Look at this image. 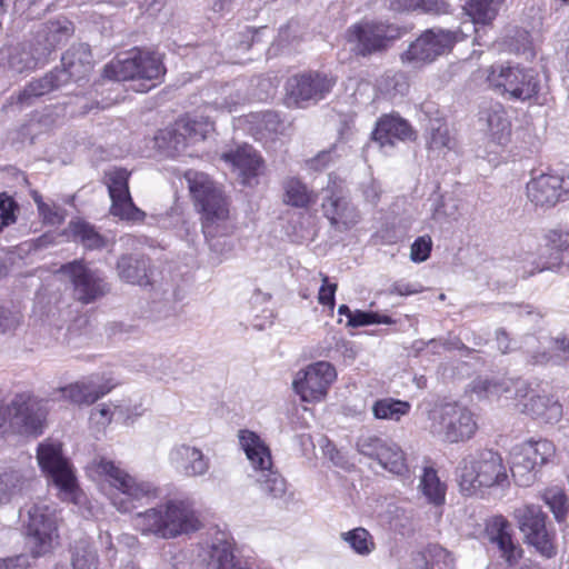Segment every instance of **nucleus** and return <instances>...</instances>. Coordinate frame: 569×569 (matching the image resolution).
<instances>
[{
    "label": "nucleus",
    "instance_id": "f257e3e1",
    "mask_svg": "<svg viewBox=\"0 0 569 569\" xmlns=\"http://www.w3.org/2000/svg\"><path fill=\"white\" fill-rule=\"evenodd\" d=\"M116 387L107 380L100 383L94 376L56 389L50 400H66L78 406H90ZM49 399H40L30 393H19L10 403L0 408V433L39 436L43 432L48 416Z\"/></svg>",
    "mask_w": 569,
    "mask_h": 569
},
{
    "label": "nucleus",
    "instance_id": "f03ea898",
    "mask_svg": "<svg viewBox=\"0 0 569 569\" xmlns=\"http://www.w3.org/2000/svg\"><path fill=\"white\" fill-rule=\"evenodd\" d=\"M86 471L93 481L109 486L107 496L121 513H129L140 505L160 497V489L156 483L131 476L119 463L106 457L93 458Z\"/></svg>",
    "mask_w": 569,
    "mask_h": 569
},
{
    "label": "nucleus",
    "instance_id": "7ed1b4c3",
    "mask_svg": "<svg viewBox=\"0 0 569 569\" xmlns=\"http://www.w3.org/2000/svg\"><path fill=\"white\" fill-rule=\"evenodd\" d=\"M132 523L141 535L164 540L194 532L201 526L193 502L188 498H172L138 512Z\"/></svg>",
    "mask_w": 569,
    "mask_h": 569
},
{
    "label": "nucleus",
    "instance_id": "20e7f679",
    "mask_svg": "<svg viewBox=\"0 0 569 569\" xmlns=\"http://www.w3.org/2000/svg\"><path fill=\"white\" fill-rule=\"evenodd\" d=\"M194 204L201 213L202 232L207 240L230 234L234 223L223 191L203 172L188 170L184 173Z\"/></svg>",
    "mask_w": 569,
    "mask_h": 569
},
{
    "label": "nucleus",
    "instance_id": "39448f33",
    "mask_svg": "<svg viewBox=\"0 0 569 569\" xmlns=\"http://www.w3.org/2000/svg\"><path fill=\"white\" fill-rule=\"evenodd\" d=\"M406 33L407 29L396 23L361 20L346 29L345 40L355 57L368 59L386 54Z\"/></svg>",
    "mask_w": 569,
    "mask_h": 569
},
{
    "label": "nucleus",
    "instance_id": "423d86ee",
    "mask_svg": "<svg viewBox=\"0 0 569 569\" xmlns=\"http://www.w3.org/2000/svg\"><path fill=\"white\" fill-rule=\"evenodd\" d=\"M238 440L252 468V477L259 489L272 499H283L287 493V482L274 469L271 450L266 441L249 429L239 430Z\"/></svg>",
    "mask_w": 569,
    "mask_h": 569
},
{
    "label": "nucleus",
    "instance_id": "0eeeda50",
    "mask_svg": "<svg viewBox=\"0 0 569 569\" xmlns=\"http://www.w3.org/2000/svg\"><path fill=\"white\" fill-rule=\"evenodd\" d=\"M166 74L162 57L158 52L133 48L104 67L103 76L116 81H141L137 91L144 92L154 87L150 81H160Z\"/></svg>",
    "mask_w": 569,
    "mask_h": 569
},
{
    "label": "nucleus",
    "instance_id": "6e6552de",
    "mask_svg": "<svg viewBox=\"0 0 569 569\" xmlns=\"http://www.w3.org/2000/svg\"><path fill=\"white\" fill-rule=\"evenodd\" d=\"M458 478L460 490L472 496L483 488L502 486L507 482L508 475L501 456L486 449L469 455L461 461Z\"/></svg>",
    "mask_w": 569,
    "mask_h": 569
},
{
    "label": "nucleus",
    "instance_id": "1a4fd4ad",
    "mask_svg": "<svg viewBox=\"0 0 569 569\" xmlns=\"http://www.w3.org/2000/svg\"><path fill=\"white\" fill-rule=\"evenodd\" d=\"M465 38H467V33L461 28L456 30L439 27L427 29L400 54V60L403 64L421 68L449 53L455 44Z\"/></svg>",
    "mask_w": 569,
    "mask_h": 569
},
{
    "label": "nucleus",
    "instance_id": "9d476101",
    "mask_svg": "<svg viewBox=\"0 0 569 569\" xmlns=\"http://www.w3.org/2000/svg\"><path fill=\"white\" fill-rule=\"evenodd\" d=\"M487 81L499 93L518 101L536 99L541 90L539 72L520 66L493 64L488 71Z\"/></svg>",
    "mask_w": 569,
    "mask_h": 569
},
{
    "label": "nucleus",
    "instance_id": "9b49d317",
    "mask_svg": "<svg viewBox=\"0 0 569 569\" xmlns=\"http://www.w3.org/2000/svg\"><path fill=\"white\" fill-rule=\"evenodd\" d=\"M37 459L40 468L46 472L59 490L62 500L79 505L83 495L69 461L62 456L61 445L46 441L38 446Z\"/></svg>",
    "mask_w": 569,
    "mask_h": 569
},
{
    "label": "nucleus",
    "instance_id": "f8f14e48",
    "mask_svg": "<svg viewBox=\"0 0 569 569\" xmlns=\"http://www.w3.org/2000/svg\"><path fill=\"white\" fill-rule=\"evenodd\" d=\"M429 430L440 440L456 443L470 439L477 422L471 411L457 403H445L429 412Z\"/></svg>",
    "mask_w": 569,
    "mask_h": 569
},
{
    "label": "nucleus",
    "instance_id": "ddd939ff",
    "mask_svg": "<svg viewBox=\"0 0 569 569\" xmlns=\"http://www.w3.org/2000/svg\"><path fill=\"white\" fill-rule=\"evenodd\" d=\"M321 210L339 232L349 231L361 221L360 210L349 198L345 182L333 173L328 176V184L323 188Z\"/></svg>",
    "mask_w": 569,
    "mask_h": 569
},
{
    "label": "nucleus",
    "instance_id": "4468645a",
    "mask_svg": "<svg viewBox=\"0 0 569 569\" xmlns=\"http://www.w3.org/2000/svg\"><path fill=\"white\" fill-rule=\"evenodd\" d=\"M26 543L34 558L52 551L58 543V526L54 508L44 502L33 503L27 510Z\"/></svg>",
    "mask_w": 569,
    "mask_h": 569
},
{
    "label": "nucleus",
    "instance_id": "2eb2a0df",
    "mask_svg": "<svg viewBox=\"0 0 569 569\" xmlns=\"http://www.w3.org/2000/svg\"><path fill=\"white\" fill-rule=\"evenodd\" d=\"M556 455V446L547 439L529 440L511 451V475L519 486L527 487L536 479L537 469Z\"/></svg>",
    "mask_w": 569,
    "mask_h": 569
},
{
    "label": "nucleus",
    "instance_id": "dca6fc26",
    "mask_svg": "<svg viewBox=\"0 0 569 569\" xmlns=\"http://www.w3.org/2000/svg\"><path fill=\"white\" fill-rule=\"evenodd\" d=\"M357 451L375 459L388 472L402 479L411 476L406 452L395 441L376 435H361L356 442Z\"/></svg>",
    "mask_w": 569,
    "mask_h": 569
},
{
    "label": "nucleus",
    "instance_id": "f3484780",
    "mask_svg": "<svg viewBox=\"0 0 569 569\" xmlns=\"http://www.w3.org/2000/svg\"><path fill=\"white\" fill-rule=\"evenodd\" d=\"M199 557L206 569H261L257 561L237 556L234 538L223 531L202 545Z\"/></svg>",
    "mask_w": 569,
    "mask_h": 569
},
{
    "label": "nucleus",
    "instance_id": "a211bd4d",
    "mask_svg": "<svg viewBox=\"0 0 569 569\" xmlns=\"http://www.w3.org/2000/svg\"><path fill=\"white\" fill-rule=\"evenodd\" d=\"M59 271L72 283L74 298L84 305L96 301L110 290L103 272L83 260L64 263Z\"/></svg>",
    "mask_w": 569,
    "mask_h": 569
},
{
    "label": "nucleus",
    "instance_id": "6ab92c4d",
    "mask_svg": "<svg viewBox=\"0 0 569 569\" xmlns=\"http://www.w3.org/2000/svg\"><path fill=\"white\" fill-rule=\"evenodd\" d=\"M336 379L337 371L330 362L316 361L296 372L292 388L301 401L320 402L326 398Z\"/></svg>",
    "mask_w": 569,
    "mask_h": 569
},
{
    "label": "nucleus",
    "instance_id": "aec40b11",
    "mask_svg": "<svg viewBox=\"0 0 569 569\" xmlns=\"http://www.w3.org/2000/svg\"><path fill=\"white\" fill-rule=\"evenodd\" d=\"M336 82L333 76L322 71L298 73L288 79V97L298 107L317 103L330 93Z\"/></svg>",
    "mask_w": 569,
    "mask_h": 569
},
{
    "label": "nucleus",
    "instance_id": "412c9836",
    "mask_svg": "<svg viewBox=\"0 0 569 569\" xmlns=\"http://www.w3.org/2000/svg\"><path fill=\"white\" fill-rule=\"evenodd\" d=\"M520 531L528 545L545 558H552L557 550L546 528V515L539 506L527 505L515 510Z\"/></svg>",
    "mask_w": 569,
    "mask_h": 569
},
{
    "label": "nucleus",
    "instance_id": "4be33fe9",
    "mask_svg": "<svg viewBox=\"0 0 569 569\" xmlns=\"http://www.w3.org/2000/svg\"><path fill=\"white\" fill-rule=\"evenodd\" d=\"M129 177L130 173L122 168H116L106 173V184L111 199L110 213L121 220L140 222L146 213L132 201Z\"/></svg>",
    "mask_w": 569,
    "mask_h": 569
},
{
    "label": "nucleus",
    "instance_id": "5701e85b",
    "mask_svg": "<svg viewBox=\"0 0 569 569\" xmlns=\"http://www.w3.org/2000/svg\"><path fill=\"white\" fill-rule=\"evenodd\" d=\"M527 196L537 207L550 208L569 199V176L542 173L527 183Z\"/></svg>",
    "mask_w": 569,
    "mask_h": 569
},
{
    "label": "nucleus",
    "instance_id": "b1692460",
    "mask_svg": "<svg viewBox=\"0 0 569 569\" xmlns=\"http://www.w3.org/2000/svg\"><path fill=\"white\" fill-rule=\"evenodd\" d=\"M471 390L483 399H523L530 391L527 380L507 376L479 377L472 381Z\"/></svg>",
    "mask_w": 569,
    "mask_h": 569
},
{
    "label": "nucleus",
    "instance_id": "393cba45",
    "mask_svg": "<svg viewBox=\"0 0 569 569\" xmlns=\"http://www.w3.org/2000/svg\"><path fill=\"white\" fill-rule=\"evenodd\" d=\"M170 467L181 477H204L211 468V459L201 448L187 442L174 445L168 453Z\"/></svg>",
    "mask_w": 569,
    "mask_h": 569
},
{
    "label": "nucleus",
    "instance_id": "a878e982",
    "mask_svg": "<svg viewBox=\"0 0 569 569\" xmlns=\"http://www.w3.org/2000/svg\"><path fill=\"white\" fill-rule=\"evenodd\" d=\"M526 352L533 365H556L561 366L569 360V339L545 338L539 341L535 336H528L525 341Z\"/></svg>",
    "mask_w": 569,
    "mask_h": 569
},
{
    "label": "nucleus",
    "instance_id": "bb28decb",
    "mask_svg": "<svg viewBox=\"0 0 569 569\" xmlns=\"http://www.w3.org/2000/svg\"><path fill=\"white\" fill-rule=\"evenodd\" d=\"M203 96L206 97V111L232 112L248 101L243 82L212 87L207 89Z\"/></svg>",
    "mask_w": 569,
    "mask_h": 569
},
{
    "label": "nucleus",
    "instance_id": "cd10ccee",
    "mask_svg": "<svg viewBox=\"0 0 569 569\" xmlns=\"http://www.w3.org/2000/svg\"><path fill=\"white\" fill-rule=\"evenodd\" d=\"M479 120L485 124L488 138L499 144L506 146L510 142L512 124L506 108L499 103H491L479 113Z\"/></svg>",
    "mask_w": 569,
    "mask_h": 569
},
{
    "label": "nucleus",
    "instance_id": "c85d7f7f",
    "mask_svg": "<svg viewBox=\"0 0 569 569\" xmlns=\"http://www.w3.org/2000/svg\"><path fill=\"white\" fill-rule=\"evenodd\" d=\"M31 469L0 468V503H9L27 493L33 482Z\"/></svg>",
    "mask_w": 569,
    "mask_h": 569
},
{
    "label": "nucleus",
    "instance_id": "c756f323",
    "mask_svg": "<svg viewBox=\"0 0 569 569\" xmlns=\"http://www.w3.org/2000/svg\"><path fill=\"white\" fill-rule=\"evenodd\" d=\"M487 535L489 541L498 547L501 558L508 566H515L522 557V549L512 540L510 523L502 516L491 519L487 525Z\"/></svg>",
    "mask_w": 569,
    "mask_h": 569
},
{
    "label": "nucleus",
    "instance_id": "7c9ffc66",
    "mask_svg": "<svg viewBox=\"0 0 569 569\" xmlns=\"http://www.w3.org/2000/svg\"><path fill=\"white\" fill-rule=\"evenodd\" d=\"M8 62L17 72L31 71L48 62V49H40L32 36L10 49Z\"/></svg>",
    "mask_w": 569,
    "mask_h": 569
},
{
    "label": "nucleus",
    "instance_id": "2f4dec72",
    "mask_svg": "<svg viewBox=\"0 0 569 569\" xmlns=\"http://www.w3.org/2000/svg\"><path fill=\"white\" fill-rule=\"evenodd\" d=\"M61 69L56 71L64 79L79 81L88 76L91 70V53L89 46L79 43L68 49L61 57Z\"/></svg>",
    "mask_w": 569,
    "mask_h": 569
},
{
    "label": "nucleus",
    "instance_id": "473e14b6",
    "mask_svg": "<svg viewBox=\"0 0 569 569\" xmlns=\"http://www.w3.org/2000/svg\"><path fill=\"white\" fill-rule=\"evenodd\" d=\"M74 28L71 21L66 18L48 21L40 24L32 34L40 49H48L50 54L73 34Z\"/></svg>",
    "mask_w": 569,
    "mask_h": 569
},
{
    "label": "nucleus",
    "instance_id": "72a5a7b5",
    "mask_svg": "<svg viewBox=\"0 0 569 569\" xmlns=\"http://www.w3.org/2000/svg\"><path fill=\"white\" fill-rule=\"evenodd\" d=\"M372 136L382 148H387L395 147L398 141L411 139L413 131L405 119L397 116H385L377 122Z\"/></svg>",
    "mask_w": 569,
    "mask_h": 569
},
{
    "label": "nucleus",
    "instance_id": "f704fd0d",
    "mask_svg": "<svg viewBox=\"0 0 569 569\" xmlns=\"http://www.w3.org/2000/svg\"><path fill=\"white\" fill-rule=\"evenodd\" d=\"M223 159L231 162L239 170L242 183L247 186L252 184V180L257 178L262 166L260 156L248 144L224 153Z\"/></svg>",
    "mask_w": 569,
    "mask_h": 569
},
{
    "label": "nucleus",
    "instance_id": "c9c22d12",
    "mask_svg": "<svg viewBox=\"0 0 569 569\" xmlns=\"http://www.w3.org/2000/svg\"><path fill=\"white\" fill-rule=\"evenodd\" d=\"M523 412L546 423H557L562 418V405L550 396H532L523 405Z\"/></svg>",
    "mask_w": 569,
    "mask_h": 569
},
{
    "label": "nucleus",
    "instance_id": "e433bc0d",
    "mask_svg": "<svg viewBox=\"0 0 569 569\" xmlns=\"http://www.w3.org/2000/svg\"><path fill=\"white\" fill-rule=\"evenodd\" d=\"M283 202L298 209H307L315 204L318 194L298 177H289L282 182Z\"/></svg>",
    "mask_w": 569,
    "mask_h": 569
},
{
    "label": "nucleus",
    "instance_id": "4c0bfd02",
    "mask_svg": "<svg viewBox=\"0 0 569 569\" xmlns=\"http://www.w3.org/2000/svg\"><path fill=\"white\" fill-rule=\"evenodd\" d=\"M148 270L149 260L144 257L122 256L117 262L119 278L131 284H150Z\"/></svg>",
    "mask_w": 569,
    "mask_h": 569
},
{
    "label": "nucleus",
    "instance_id": "58836bf2",
    "mask_svg": "<svg viewBox=\"0 0 569 569\" xmlns=\"http://www.w3.org/2000/svg\"><path fill=\"white\" fill-rule=\"evenodd\" d=\"M157 149L166 157H176L180 154L189 146V142L179 128L177 120L173 126L161 129L154 137Z\"/></svg>",
    "mask_w": 569,
    "mask_h": 569
},
{
    "label": "nucleus",
    "instance_id": "ea45409f",
    "mask_svg": "<svg viewBox=\"0 0 569 569\" xmlns=\"http://www.w3.org/2000/svg\"><path fill=\"white\" fill-rule=\"evenodd\" d=\"M66 83L64 79L54 70L47 73L44 77L31 81L26 88L18 94L17 103L20 106H30L33 98L41 97L49 93L53 89H57Z\"/></svg>",
    "mask_w": 569,
    "mask_h": 569
},
{
    "label": "nucleus",
    "instance_id": "a19ab883",
    "mask_svg": "<svg viewBox=\"0 0 569 569\" xmlns=\"http://www.w3.org/2000/svg\"><path fill=\"white\" fill-rule=\"evenodd\" d=\"M390 8L397 12L418 11L433 17L452 12L451 4L447 0H391Z\"/></svg>",
    "mask_w": 569,
    "mask_h": 569
},
{
    "label": "nucleus",
    "instance_id": "79ce46f5",
    "mask_svg": "<svg viewBox=\"0 0 569 569\" xmlns=\"http://www.w3.org/2000/svg\"><path fill=\"white\" fill-rule=\"evenodd\" d=\"M499 4V0H468L466 2L463 10L471 18L476 33L479 32V26H488L496 19Z\"/></svg>",
    "mask_w": 569,
    "mask_h": 569
},
{
    "label": "nucleus",
    "instance_id": "37998d69",
    "mask_svg": "<svg viewBox=\"0 0 569 569\" xmlns=\"http://www.w3.org/2000/svg\"><path fill=\"white\" fill-rule=\"evenodd\" d=\"M546 241L550 249L556 250V256L550 261H547L541 266H537L528 273V276L535 274L536 271H559L561 269L562 259L560 252L569 248V231L562 229H552L546 234ZM522 277L526 278L527 274L523 273Z\"/></svg>",
    "mask_w": 569,
    "mask_h": 569
},
{
    "label": "nucleus",
    "instance_id": "c03bdc74",
    "mask_svg": "<svg viewBox=\"0 0 569 569\" xmlns=\"http://www.w3.org/2000/svg\"><path fill=\"white\" fill-rule=\"evenodd\" d=\"M179 128L182 129L189 144L204 140L207 136L213 130V121L210 114H194L180 118Z\"/></svg>",
    "mask_w": 569,
    "mask_h": 569
},
{
    "label": "nucleus",
    "instance_id": "a18cd8bd",
    "mask_svg": "<svg viewBox=\"0 0 569 569\" xmlns=\"http://www.w3.org/2000/svg\"><path fill=\"white\" fill-rule=\"evenodd\" d=\"M410 410V402L390 397L378 399L372 406V413L376 419L396 422L408 416Z\"/></svg>",
    "mask_w": 569,
    "mask_h": 569
},
{
    "label": "nucleus",
    "instance_id": "49530a36",
    "mask_svg": "<svg viewBox=\"0 0 569 569\" xmlns=\"http://www.w3.org/2000/svg\"><path fill=\"white\" fill-rule=\"evenodd\" d=\"M419 490L428 502L440 506L445 502L447 487L440 481L437 471L426 467L420 477Z\"/></svg>",
    "mask_w": 569,
    "mask_h": 569
},
{
    "label": "nucleus",
    "instance_id": "de8ad7c7",
    "mask_svg": "<svg viewBox=\"0 0 569 569\" xmlns=\"http://www.w3.org/2000/svg\"><path fill=\"white\" fill-rule=\"evenodd\" d=\"M54 569H99L97 552L88 540L80 539L72 547L71 568L57 566Z\"/></svg>",
    "mask_w": 569,
    "mask_h": 569
},
{
    "label": "nucleus",
    "instance_id": "09e8293b",
    "mask_svg": "<svg viewBox=\"0 0 569 569\" xmlns=\"http://www.w3.org/2000/svg\"><path fill=\"white\" fill-rule=\"evenodd\" d=\"M70 229L76 241L84 248L94 250L106 246L104 238L90 223L78 220L70 223Z\"/></svg>",
    "mask_w": 569,
    "mask_h": 569
},
{
    "label": "nucleus",
    "instance_id": "8fccbe9b",
    "mask_svg": "<svg viewBox=\"0 0 569 569\" xmlns=\"http://www.w3.org/2000/svg\"><path fill=\"white\" fill-rule=\"evenodd\" d=\"M341 539L346 541L350 548L360 556H368L375 550V541L370 532L362 528H355L341 533Z\"/></svg>",
    "mask_w": 569,
    "mask_h": 569
},
{
    "label": "nucleus",
    "instance_id": "3c124183",
    "mask_svg": "<svg viewBox=\"0 0 569 569\" xmlns=\"http://www.w3.org/2000/svg\"><path fill=\"white\" fill-rule=\"evenodd\" d=\"M545 503L550 508L557 521L566 518L569 509L568 497L565 491L558 487L546 489L542 493Z\"/></svg>",
    "mask_w": 569,
    "mask_h": 569
},
{
    "label": "nucleus",
    "instance_id": "603ef678",
    "mask_svg": "<svg viewBox=\"0 0 569 569\" xmlns=\"http://www.w3.org/2000/svg\"><path fill=\"white\" fill-rule=\"evenodd\" d=\"M426 569H453L455 559L452 555L439 545H430L423 553Z\"/></svg>",
    "mask_w": 569,
    "mask_h": 569
},
{
    "label": "nucleus",
    "instance_id": "864d4df0",
    "mask_svg": "<svg viewBox=\"0 0 569 569\" xmlns=\"http://www.w3.org/2000/svg\"><path fill=\"white\" fill-rule=\"evenodd\" d=\"M380 88L392 97L403 96L409 89V82L403 72H389L380 81Z\"/></svg>",
    "mask_w": 569,
    "mask_h": 569
},
{
    "label": "nucleus",
    "instance_id": "5fc2aeb1",
    "mask_svg": "<svg viewBox=\"0 0 569 569\" xmlns=\"http://www.w3.org/2000/svg\"><path fill=\"white\" fill-rule=\"evenodd\" d=\"M376 323L392 325L395 323V321L389 316H380L378 312L362 310H355L352 316L350 317V320L347 321V326L351 328H358Z\"/></svg>",
    "mask_w": 569,
    "mask_h": 569
},
{
    "label": "nucleus",
    "instance_id": "6e6d98bb",
    "mask_svg": "<svg viewBox=\"0 0 569 569\" xmlns=\"http://www.w3.org/2000/svg\"><path fill=\"white\" fill-rule=\"evenodd\" d=\"M340 146L333 144L328 150L320 151L316 157L307 160L306 166L308 169L313 171H322L329 164H331L336 158H339L341 153H339Z\"/></svg>",
    "mask_w": 569,
    "mask_h": 569
},
{
    "label": "nucleus",
    "instance_id": "4d7b16f0",
    "mask_svg": "<svg viewBox=\"0 0 569 569\" xmlns=\"http://www.w3.org/2000/svg\"><path fill=\"white\" fill-rule=\"evenodd\" d=\"M451 138L447 126L439 124L438 127H431L430 136L428 139L429 149L432 151H441L447 148L450 149Z\"/></svg>",
    "mask_w": 569,
    "mask_h": 569
},
{
    "label": "nucleus",
    "instance_id": "13d9d810",
    "mask_svg": "<svg viewBox=\"0 0 569 569\" xmlns=\"http://www.w3.org/2000/svg\"><path fill=\"white\" fill-rule=\"evenodd\" d=\"M39 214L42 218L43 223L49 226H60L64 221L66 210L54 203H41Z\"/></svg>",
    "mask_w": 569,
    "mask_h": 569
},
{
    "label": "nucleus",
    "instance_id": "bf43d9fd",
    "mask_svg": "<svg viewBox=\"0 0 569 569\" xmlns=\"http://www.w3.org/2000/svg\"><path fill=\"white\" fill-rule=\"evenodd\" d=\"M322 284L318 292V301L320 305L328 307L330 310H333L336 305V291H337V283H331L329 281V277L325 273H320Z\"/></svg>",
    "mask_w": 569,
    "mask_h": 569
},
{
    "label": "nucleus",
    "instance_id": "052dcab7",
    "mask_svg": "<svg viewBox=\"0 0 569 569\" xmlns=\"http://www.w3.org/2000/svg\"><path fill=\"white\" fill-rule=\"evenodd\" d=\"M432 241L428 236L417 238L411 244L410 258L413 262L426 261L431 252Z\"/></svg>",
    "mask_w": 569,
    "mask_h": 569
},
{
    "label": "nucleus",
    "instance_id": "680f3d73",
    "mask_svg": "<svg viewBox=\"0 0 569 569\" xmlns=\"http://www.w3.org/2000/svg\"><path fill=\"white\" fill-rule=\"evenodd\" d=\"M359 189L361 191L365 202L371 206H377V203L380 200L382 189L380 183L376 179L369 178L368 180L361 182Z\"/></svg>",
    "mask_w": 569,
    "mask_h": 569
},
{
    "label": "nucleus",
    "instance_id": "e2e57ef3",
    "mask_svg": "<svg viewBox=\"0 0 569 569\" xmlns=\"http://www.w3.org/2000/svg\"><path fill=\"white\" fill-rule=\"evenodd\" d=\"M140 331L138 325L128 321H116L108 326V333L110 337L123 339L129 336L136 335Z\"/></svg>",
    "mask_w": 569,
    "mask_h": 569
},
{
    "label": "nucleus",
    "instance_id": "0e129e2a",
    "mask_svg": "<svg viewBox=\"0 0 569 569\" xmlns=\"http://www.w3.org/2000/svg\"><path fill=\"white\" fill-rule=\"evenodd\" d=\"M16 203L11 198L0 197V231L16 221Z\"/></svg>",
    "mask_w": 569,
    "mask_h": 569
},
{
    "label": "nucleus",
    "instance_id": "69168bd1",
    "mask_svg": "<svg viewBox=\"0 0 569 569\" xmlns=\"http://www.w3.org/2000/svg\"><path fill=\"white\" fill-rule=\"evenodd\" d=\"M18 313L0 307V333L13 331L19 326Z\"/></svg>",
    "mask_w": 569,
    "mask_h": 569
},
{
    "label": "nucleus",
    "instance_id": "338daca9",
    "mask_svg": "<svg viewBox=\"0 0 569 569\" xmlns=\"http://www.w3.org/2000/svg\"><path fill=\"white\" fill-rule=\"evenodd\" d=\"M112 416L113 412L111 411L110 406L101 405L91 411L90 420L96 426L104 428L111 422Z\"/></svg>",
    "mask_w": 569,
    "mask_h": 569
},
{
    "label": "nucleus",
    "instance_id": "774afa93",
    "mask_svg": "<svg viewBox=\"0 0 569 569\" xmlns=\"http://www.w3.org/2000/svg\"><path fill=\"white\" fill-rule=\"evenodd\" d=\"M422 290V286L419 283H411L406 282L403 280L396 281L392 283V286L389 288L390 295H397V296H410L418 293Z\"/></svg>",
    "mask_w": 569,
    "mask_h": 569
}]
</instances>
